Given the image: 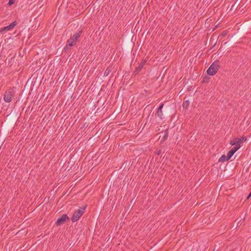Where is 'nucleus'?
<instances>
[{"instance_id":"2eb2a0df","label":"nucleus","mask_w":251,"mask_h":251,"mask_svg":"<svg viewBox=\"0 0 251 251\" xmlns=\"http://www.w3.org/2000/svg\"><path fill=\"white\" fill-rule=\"evenodd\" d=\"M229 159H227V156H226V155L223 154L221 156V157L219 159V162H224L226 161H227Z\"/></svg>"},{"instance_id":"ddd939ff","label":"nucleus","mask_w":251,"mask_h":251,"mask_svg":"<svg viewBox=\"0 0 251 251\" xmlns=\"http://www.w3.org/2000/svg\"><path fill=\"white\" fill-rule=\"evenodd\" d=\"M75 44H76V43L74 41H72V40L70 38L67 41V45L68 46H70V47H72L75 45Z\"/></svg>"},{"instance_id":"aec40b11","label":"nucleus","mask_w":251,"mask_h":251,"mask_svg":"<svg viewBox=\"0 0 251 251\" xmlns=\"http://www.w3.org/2000/svg\"><path fill=\"white\" fill-rule=\"evenodd\" d=\"M71 49V47H70V46H68L67 44L65 46V47H64V48L63 49V51L64 52H67L69 50H70Z\"/></svg>"},{"instance_id":"412c9836","label":"nucleus","mask_w":251,"mask_h":251,"mask_svg":"<svg viewBox=\"0 0 251 251\" xmlns=\"http://www.w3.org/2000/svg\"><path fill=\"white\" fill-rule=\"evenodd\" d=\"M14 3V0H9V2L8 3V5H11Z\"/></svg>"},{"instance_id":"9b49d317","label":"nucleus","mask_w":251,"mask_h":251,"mask_svg":"<svg viewBox=\"0 0 251 251\" xmlns=\"http://www.w3.org/2000/svg\"><path fill=\"white\" fill-rule=\"evenodd\" d=\"M235 140H237L238 145H240V144L245 142L247 140V137L245 136H243L241 138H235Z\"/></svg>"},{"instance_id":"f8f14e48","label":"nucleus","mask_w":251,"mask_h":251,"mask_svg":"<svg viewBox=\"0 0 251 251\" xmlns=\"http://www.w3.org/2000/svg\"><path fill=\"white\" fill-rule=\"evenodd\" d=\"M130 165V162L128 161H125L121 167V169L125 170L126 169H127L128 170V167Z\"/></svg>"},{"instance_id":"423d86ee","label":"nucleus","mask_w":251,"mask_h":251,"mask_svg":"<svg viewBox=\"0 0 251 251\" xmlns=\"http://www.w3.org/2000/svg\"><path fill=\"white\" fill-rule=\"evenodd\" d=\"M17 23L16 22V21L12 22L9 25L4 27L1 29H0V34L10 30L11 29H13L17 25Z\"/></svg>"},{"instance_id":"a878e982","label":"nucleus","mask_w":251,"mask_h":251,"mask_svg":"<svg viewBox=\"0 0 251 251\" xmlns=\"http://www.w3.org/2000/svg\"><path fill=\"white\" fill-rule=\"evenodd\" d=\"M203 81V82H205V81H206L204 80V78H203V81Z\"/></svg>"},{"instance_id":"f3484780","label":"nucleus","mask_w":251,"mask_h":251,"mask_svg":"<svg viewBox=\"0 0 251 251\" xmlns=\"http://www.w3.org/2000/svg\"><path fill=\"white\" fill-rule=\"evenodd\" d=\"M189 100H185L183 104H182V106L184 108H187L188 106V105H189Z\"/></svg>"},{"instance_id":"393cba45","label":"nucleus","mask_w":251,"mask_h":251,"mask_svg":"<svg viewBox=\"0 0 251 251\" xmlns=\"http://www.w3.org/2000/svg\"><path fill=\"white\" fill-rule=\"evenodd\" d=\"M160 153V151H159L157 152V154H158V155H159Z\"/></svg>"},{"instance_id":"6ab92c4d","label":"nucleus","mask_w":251,"mask_h":251,"mask_svg":"<svg viewBox=\"0 0 251 251\" xmlns=\"http://www.w3.org/2000/svg\"><path fill=\"white\" fill-rule=\"evenodd\" d=\"M230 144L231 145H238V142L237 140H235V138H234L230 142Z\"/></svg>"},{"instance_id":"9d476101","label":"nucleus","mask_w":251,"mask_h":251,"mask_svg":"<svg viewBox=\"0 0 251 251\" xmlns=\"http://www.w3.org/2000/svg\"><path fill=\"white\" fill-rule=\"evenodd\" d=\"M242 0H236L234 4L232 5L230 10L236 11Z\"/></svg>"},{"instance_id":"5701e85b","label":"nucleus","mask_w":251,"mask_h":251,"mask_svg":"<svg viewBox=\"0 0 251 251\" xmlns=\"http://www.w3.org/2000/svg\"><path fill=\"white\" fill-rule=\"evenodd\" d=\"M168 137V133H165L164 136V140H166Z\"/></svg>"},{"instance_id":"7ed1b4c3","label":"nucleus","mask_w":251,"mask_h":251,"mask_svg":"<svg viewBox=\"0 0 251 251\" xmlns=\"http://www.w3.org/2000/svg\"><path fill=\"white\" fill-rule=\"evenodd\" d=\"M15 95L14 91L12 88H9L5 92L3 99L6 102H10Z\"/></svg>"},{"instance_id":"20e7f679","label":"nucleus","mask_w":251,"mask_h":251,"mask_svg":"<svg viewBox=\"0 0 251 251\" xmlns=\"http://www.w3.org/2000/svg\"><path fill=\"white\" fill-rule=\"evenodd\" d=\"M69 220V217L67 216V214H63L62 215V216L59 218L57 221L55 223V225L57 226L61 225L63 224H64L67 221H68Z\"/></svg>"},{"instance_id":"a211bd4d","label":"nucleus","mask_w":251,"mask_h":251,"mask_svg":"<svg viewBox=\"0 0 251 251\" xmlns=\"http://www.w3.org/2000/svg\"><path fill=\"white\" fill-rule=\"evenodd\" d=\"M32 82L31 81V77L28 79L25 85V89L26 87H29L30 86L31 84H32Z\"/></svg>"},{"instance_id":"6e6552de","label":"nucleus","mask_w":251,"mask_h":251,"mask_svg":"<svg viewBox=\"0 0 251 251\" xmlns=\"http://www.w3.org/2000/svg\"><path fill=\"white\" fill-rule=\"evenodd\" d=\"M146 63V60H142V62H141V63L140 64L139 66H138L136 68L135 70L133 72V75H136L139 74L141 72V71L142 70L143 67L145 65Z\"/></svg>"},{"instance_id":"dca6fc26","label":"nucleus","mask_w":251,"mask_h":251,"mask_svg":"<svg viewBox=\"0 0 251 251\" xmlns=\"http://www.w3.org/2000/svg\"><path fill=\"white\" fill-rule=\"evenodd\" d=\"M111 68L108 67L104 73V76H107L109 75L110 73L111 72Z\"/></svg>"},{"instance_id":"39448f33","label":"nucleus","mask_w":251,"mask_h":251,"mask_svg":"<svg viewBox=\"0 0 251 251\" xmlns=\"http://www.w3.org/2000/svg\"><path fill=\"white\" fill-rule=\"evenodd\" d=\"M240 37V35L238 33H234L231 37V39H229L226 42L225 44L226 45V46H231L232 43L236 41Z\"/></svg>"},{"instance_id":"4468645a","label":"nucleus","mask_w":251,"mask_h":251,"mask_svg":"<svg viewBox=\"0 0 251 251\" xmlns=\"http://www.w3.org/2000/svg\"><path fill=\"white\" fill-rule=\"evenodd\" d=\"M163 106V104H161L159 107H158V110H157V114H158V116L160 118H161L163 114L162 113V108Z\"/></svg>"},{"instance_id":"f257e3e1","label":"nucleus","mask_w":251,"mask_h":251,"mask_svg":"<svg viewBox=\"0 0 251 251\" xmlns=\"http://www.w3.org/2000/svg\"><path fill=\"white\" fill-rule=\"evenodd\" d=\"M86 207V206H84L80 208V209H78L75 210L71 218V220L73 223L75 222L78 220L79 218L84 213V210L85 209Z\"/></svg>"},{"instance_id":"f03ea898","label":"nucleus","mask_w":251,"mask_h":251,"mask_svg":"<svg viewBox=\"0 0 251 251\" xmlns=\"http://www.w3.org/2000/svg\"><path fill=\"white\" fill-rule=\"evenodd\" d=\"M220 68L218 62L214 61L209 67L207 71V73L209 75H214Z\"/></svg>"},{"instance_id":"0eeeda50","label":"nucleus","mask_w":251,"mask_h":251,"mask_svg":"<svg viewBox=\"0 0 251 251\" xmlns=\"http://www.w3.org/2000/svg\"><path fill=\"white\" fill-rule=\"evenodd\" d=\"M240 148V145L235 146V147H233L229 151H228L227 154V159L229 160L235 153V152L238 150H239Z\"/></svg>"},{"instance_id":"b1692460","label":"nucleus","mask_w":251,"mask_h":251,"mask_svg":"<svg viewBox=\"0 0 251 251\" xmlns=\"http://www.w3.org/2000/svg\"><path fill=\"white\" fill-rule=\"evenodd\" d=\"M251 197V191L250 192V193H249V195L247 197V199H249L250 197Z\"/></svg>"},{"instance_id":"1a4fd4ad","label":"nucleus","mask_w":251,"mask_h":251,"mask_svg":"<svg viewBox=\"0 0 251 251\" xmlns=\"http://www.w3.org/2000/svg\"><path fill=\"white\" fill-rule=\"evenodd\" d=\"M82 32V30H79L77 32L75 33L72 37H71L70 39H72V41H74L75 43H76L77 40L80 37Z\"/></svg>"},{"instance_id":"4be33fe9","label":"nucleus","mask_w":251,"mask_h":251,"mask_svg":"<svg viewBox=\"0 0 251 251\" xmlns=\"http://www.w3.org/2000/svg\"><path fill=\"white\" fill-rule=\"evenodd\" d=\"M227 34V32L226 31H223L222 33L220 34L221 36H225Z\"/></svg>"}]
</instances>
